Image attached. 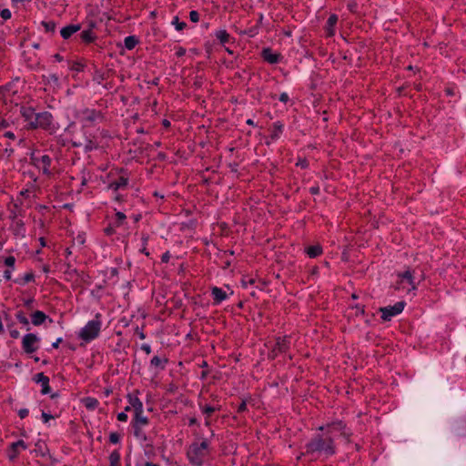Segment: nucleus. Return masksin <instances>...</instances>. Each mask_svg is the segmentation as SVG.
Returning <instances> with one entry per match:
<instances>
[{
    "label": "nucleus",
    "mask_w": 466,
    "mask_h": 466,
    "mask_svg": "<svg viewBox=\"0 0 466 466\" xmlns=\"http://www.w3.org/2000/svg\"><path fill=\"white\" fill-rule=\"evenodd\" d=\"M305 455L317 459L320 455L326 458L336 453L334 439L330 435L317 434L305 445Z\"/></svg>",
    "instance_id": "1"
},
{
    "label": "nucleus",
    "mask_w": 466,
    "mask_h": 466,
    "mask_svg": "<svg viewBox=\"0 0 466 466\" xmlns=\"http://www.w3.org/2000/svg\"><path fill=\"white\" fill-rule=\"evenodd\" d=\"M397 289L406 292L417 289L419 283L424 279L422 272L419 273L415 268H407L398 274Z\"/></svg>",
    "instance_id": "2"
},
{
    "label": "nucleus",
    "mask_w": 466,
    "mask_h": 466,
    "mask_svg": "<svg viewBox=\"0 0 466 466\" xmlns=\"http://www.w3.org/2000/svg\"><path fill=\"white\" fill-rule=\"evenodd\" d=\"M76 117L84 127H92L104 120V115L101 111L87 107L78 110Z\"/></svg>",
    "instance_id": "3"
},
{
    "label": "nucleus",
    "mask_w": 466,
    "mask_h": 466,
    "mask_svg": "<svg viewBox=\"0 0 466 466\" xmlns=\"http://www.w3.org/2000/svg\"><path fill=\"white\" fill-rule=\"evenodd\" d=\"M30 128H42L49 133H55L56 131V127L53 123V116L51 113L47 111L40 112L35 114V116L33 118V122H31V127Z\"/></svg>",
    "instance_id": "4"
},
{
    "label": "nucleus",
    "mask_w": 466,
    "mask_h": 466,
    "mask_svg": "<svg viewBox=\"0 0 466 466\" xmlns=\"http://www.w3.org/2000/svg\"><path fill=\"white\" fill-rule=\"evenodd\" d=\"M208 442L207 441H203L200 443H193L187 451V457L190 462L194 465H201L208 453Z\"/></svg>",
    "instance_id": "5"
},
{
    "label": "nucleus",
    "mask_w": 466,
    "mask_h": 466,
    "mask_svg": "<svg viewBox=\"0 0 466 466\" xmlns=\"http://www.w3.org/2000/svg\"><path fill=\"white\" fill-rule=\"evenodd\" d=\"M101 325L100 314H96L94 319L89 320L85 327L81 329L79 338L85 341L95 339L99 335Z\"/></svg>",
    "instance_id": "6"
},
{
    "label": "nucleus",
    "mask_w": 466,
    "mask_h": 466,
    "mask_svg": "<svg viewBox=\"0 0 466 466\" xmlns=\"http://www.w3.org/2000/svg\"><path fill=\"white\" fill-rule=\"evenodd\" d=\"M327 430V435H330L338 431L340 433L342 437H344L347 441H350V437L351 436V431L347 429L346 425L341 420L333 421L328 424L326 427L320 426L319 428V431Z\"/></svg>",
    "instance_id": "7"
},
{
    "label": "nucleus",
    "mask_w": 466,
    "mask_h": 466,
    "mask_svg": "<svg viewBox=\"0 0 466 466\" xmlns=\"http://www.w3.org/2000/svg\"><path fill=\"white\" fill-rule=\"evenodd\" d=\"M31 160L33 164L43 172L44 175L47 177L52 176L53 172L50 168L52 160L48 155L38 157L33 154L31 156Z\"/></svg>",
    "instance_id": "8"
},
{
    "label": "nucleus",
    "mask_w": 466,
    "mask_h": 466,
    "mask_svg": "<svg viewBox=\"0 0 466 466\" xmlns=\"http://www.w3.org/2000/svg\"><path fill=\"white\" fill-rule=\"evenodd\" d=\"M290 345V339L289 337L284 336V337H278L275 340V344L273 345L270 352L269 357L274 359L280 353H285Z\"/></svg>",
    "instance_id": "9"
},
{
    "label": "nucleus",
    "mask_w": 466,
    "mask_h": 466,
    "mask_svg": "<svg viewBox=\"0 0 466 466\" xmlns=\"http://www.w3.org/2000/svg\"><path fill=\"white\" fill-rule=\"evenodd\" d=\"M405 307V302L399 301L395 303L393 306H388L385 308H380L381 319L384 321H389L392 317L402 312Z\"/></svg>",
    "instance_id": "10"
},
{
    "label": "nucleus",
    "mask_w": 466,
    "mask_h": 466,
    "mask_svg": "<svg viewBox=\"0 0 466 466\" xmlns=\"http://www.w3.org/2000/svg\"><path fill=\"white\" fill-rule=\"evenodd\" d=\"M39 339L35 334H25L22 339V347L25 352L33 353L37 350V342Z\"/></svg>",
    "instance_id": "11"
},
{
    "label": "nucleus",
    "mask_w": 466,
    "mask_h": 466,
    "mask_svg": "<svg viewBox=\"0 0 466 466\" xmlns=\"http://www.w3.org/2000/svg\"><path fill=\"white\" fill-rule=\"evenodd\" d=\"M26 449V443L24 441L19 440L10 444L7 450V456L10 461H15L17 458L18 454L20 453V451Z\"/></svg>",
    "instance_id": "12"
},
{
    "label": "nucleus",
    "mask_w": 466,
    "mask_h": 466,
    "mask_svg": "<svg viewBox=\"0 0 466 466\" xmlns=\"http://www.w3.org/2000/svg\"><path fill=\"white\" fill-rule=\"evenodd\" d=\"M34 381L40 384L42 387L41 393L47 394L50 391L49 378L43 372L36 373L34 376Z\"/></svg>",
    "instance_id": "13"
},
{
    "label": "nucleus",
    "mask_w": 466,
    "mask_h": 466,
    "mask_svg": "<svg viewBox=\"0 0 466 466\" xmlns=\"http://www.w3.org/2000/svg\"><path fill=\"white\" fill-rule=\"evenodd\" d=\"M128 184V178L126 177H119L117 179L110 182L107 186L108 189L112 191H117L125 188Z\"/></svg>",
    "instance_id": "14"
},
{
    "label": "nucleus",
    "mask_w": 466,
    "mask_h": 466,
    "mask_svg": "<svg viewBox=\"0 0 466 466\" xmlns=\"http://www.w3.org/2000/svg\"><path fill=\"white\" fill-rule=\"evenodd\" d=\"M262 57L269 64H277L280 59L279 53H273L270 48H264L262 50Z\"/></svg>",
    "instance_id": "15"
},
{
    "label": "nucleus",
    "mask_w": 466,
    "mask_h": 466,
    "mask_svg": "<svg viewBox=\"0 0 466 466\" xmlns=\"http://www.w3.org/2000/svg\"><path fill=\"white\" fill-rule=\"evenodd\" d=\"M20 114L24 117L25 121L27 123V126L31 127V122H33V118L35 114L34 108L30 106H21Z\"/></svg>",
    "instance_id": "16"
},
{
    "label": "nucleus",
    "mask_w": 466,
    "mask_h": 466,
    "mask_svg": "<svg viewBox=\"0 0 466 466\" xmlns=\"http://www.w3.org/2000/svg\"><path fill=\"white\" fill-rule=\"evenodd\" d=\"M338 22L336 15H330L326 23L325 31L328 36H332L335 34V26Z\"/></svg>",
    "instance_id": "17"
},
{
    "label": "nucleus",
    "mask_w": 466,
    "mask_h": 466,
    "mask_svg": "<svg viewBox=\"0 0 466 466\" xmlns=\"http://www.w3.org/2000/svg\"><path fill=\"white\" fill-rule=\"evenodd\" d=\"M81 28L80 25H69L63 27L60 31L61 36L64 39H68L73 34L79 31Z\"/></svg>",
    "instance_id": "18"
},
{
    "label": "nucleus",
    "mask_w": 466,
    "mask_h": 466,
    "mask_svg": "<svg viewBox=\"0 0 466 466\" xmlns=\"http://www.w3.org/2000/svg\"><path fill=\"white\" fill-rule=\"evenodd\" d=\"M128 403L132 406V410L134 413L143 411V403L142 401L135 395L128 394Z\"/></svg>",
    "instance_id": "19"
},
{
    "label": "nucleus",
    "mask_w": 466,
    "mask_h": 466,
    "mask_svg": "<svg viewBox=\"0 0 466 466\" xmlns=\"http://www.w3.org/2000/svg\"><path fill=\"white\" fill-rule=\"evenodd\" d=\"M212 297L214 299V302L216 304L221 303L223 300L227 299V293L220 288L214 287L211 290Z\"/></svg>",
    "instance_id": "20"
},
{
    "label": "nucleus",
    "mask_w": 466,
    "mask_h": 466,
    "mask_svg": "<svg viewBox=\"0 0 466 466\" xmlns=\"http://www.w3.org/2000/svg\"><path fill=\"white\" fill-rule=\"evenodd\" d=\"M47 318V315L41 310L35 311L31 316L32 323L35 326L43 324Z\"/></svg>",
    "instance_id": "21"
},
{
    "label": "nucleus",
    "mask_w": 466,
    "mask_h": 466,
    "mask_svg": "<svg viewBox=\"0 0 466 466\" xmlns=\"http://www.w3.org/2000/svg\"><path fill=\"white\" fill-rule=\"evenodd\" d=\"M81 401L88 410H95L99 405V401L93 397H86Z\"/></svg>",
    "instance_id": "22"
},
{
    "label": "nucleus",
    "mask_w": 466,
    "mask_h": 466,
    "mask_svg": "<svg viewBox=\"0 0 466 466\" xmlns=\"http://www.w3.org/2000/svg\"><path fill=\"white\" fill-rule=\"evenodd\" d=\"M167 362V360L166 358H160L158 356H154L151 359L150 364L152 367H154L156 369L164 370Z\"/></svg>",
    "instance_id": "23"
},
{
    "label": "nucleus",
    "mask_w": 466,
    "mask_h": 466,
    "mask_svg": "<svg viewBox=\"0 0 466 466\" xmlns=\"http://www.w3.org/2000/svg\"><path fill=\"white\" fill-rule=\"evenodd\" d=\"M80 38L85 43H91L96 39V35L92 29H87L80 33Z\"/></svg>",
    "instance_id": "24"
},
{
    "label": "nucleus",
    "mask_w": 466,
    "mask_h": 466,
    "mask_svg": "<svg viewBox=\"0 0 466 466\" xmlns=\"http://www.w3.org/2000/svg\"><path fill=\"white\" fill-rule=\"evenodd\" d=\"M143 413H144V410L140 411V412H136L135 413L134 425L144 427V426H146L148 423L147 417L144 416Z\"/></svg>",
    "instance_id": "25"
},
{
    "label": "nucleus",
    "mask_w": 466,
    "mask_h": 466,
    "mask_svg": "<svg viewBox=\"0 0 466 466\" xmlns=\"http://www.w3.org/2000/svg\"><path fill=\"white\" fill-rule=\"evenodd\" d=\"M306 253L309 258H317L322 253V248L319 245L307 248Z\"/></svg>",
    "instance_id": "26"
},
{
    "label": "nucleus",
    "mask_w": 466,
    "mask_h": 466,
    "mask_svg": "<svg viewBox=\"0 0 466 466\" xmlns=\"http://www.w3.org/2000/svg\"><path fill=\"white\" fill-rule=\"evenodd\" d=\"M283 131V125L280 122H275L273 124V130L271 133L272 139H278Z\"/></svg>",
    "instance_id": "27"
},
{
    "label": "nucleus",
    "mask_w": 466,
    "mask_h": 466,
    "mask_svg": "<svg viewBox=\"0 0 466 466\" xmlns=\"http://www.w3.org/2000/svg\"><path fill=\"white\" fill-rule=\"evenodd\" d=\"M215 35L222 44H226L229 41V34L226 30H218L216 32Z\"/></svg>",
    "instance_id": "28"
},
{
    "label": "nucleus",
    "mask_w": 466,
    "mask_h": 466,
    "mask_svg": "<svg viewBox=\"0 0 466 466\" xmlns=\"http://www.w3.org/2000/svg\"><path fill=\"white\" fill-rule=\"evenodd\" d=\"M137 43H138V40L134 35L127 36L125 38V46L128 50L133 49L137 45Z\"/></svg>",
    "instance_id": "29"
},
{
    "label": "nucleus",
    "mask_w": 466,
    "mask_h": 466,
    "mask_svg": "<svg viewBox=\"0 0 466 466\" xmlns=\"http://www.w3.org/2000/svg\"><path fill=\"white\" fill-rule=\"evenodd\" d=\"M110 466H118L120 461V454L118 451H114L109 455Z\"/></svg>",
    "instance_id": "30"
},
{
    "label": "nucleus",
    "mask_w": 466,
    "mask_h": 466,
    "mask_svg": "<svg viewBox=\"0 0 466 466\" xmlns=\"http://www.w3.org/2000/svg\"><path fill=\"white\" fill-rule=\"evenodd\" d=\"M68 67L71 71L81 72L84 66L80 62H68Z\"/></svg>",
    "instance_id": "31"
},
{
    "label": "nucleus",
    "mask_w": 466,
    "mask_h": 466,
    "mask_svg": "<svg viewBox=\"0 0 466 466\" xmlns=\"http://www.w3.org/2000/svg\"><path fill=\"white\" fill-rule=\"evenodd\" d=\"M171 24L175 25L177 31H181L187 26V24L185 22H180L177 16L173 17Z\"/></svg>",
    "instance_id": "32"
},
{
    "label": "nucleus",
    "mask_w": 466,
    "mask_h": 466,
    "mask_svg": "<svg viewBox=\"0 0 466 466\" xmlns=\"http://www.w3.org/2000/svg\"><path fill=\"white\" fill-rule=\"evenodd\" d=\"M201 410H202V412L207 415V417H209L213 412H215L216 410H218L219 408L206 405V406L201 407Z\"/></svg>",
    "instance_id": "33"
},
{
    "label": "nucleus",
    "mask_w": 466,
    "mask_h": 466,
    "mask_svg": "<svg viewBox=\"0 0 466 466\" xmlns=\"http://www.w3.org/2000/svg\"><path fill=\"white\" fill-rule=\"evenodd\" d=\"M134 434L137 438L140 440L145 441L147 439L146 434L142 431V426L134 425Z\"/></svg>",
    "instance_id": "34"
},
{
    "label": "nucleus",
    "mask_w": 466,
    "mask_h": 466,
    "mask_svg": "<svg viewBox=\"0 0 466 466\" xmlns=\"http://www.w3.org/2000/svg\"><path fill=\"white\" fill-rule=\"evenodd\" d=\"M42 25L44 26L46 32H54L56 29V24L53 21H43Z\"/></svg>",
    "instance_id": "35"
},
{
    "label": "nucleus",
    "mask_w": 466,
    "mask_h": 466,
    "mask_svg": "<svg viewBox=\"0 0 466 466\" xmlns=\"http://www.w3.org/2000/svg\"><path fill=\"white\" fill-rule=\"evenodd\" d=\"M15 318L21 324H24V325L29 324L27 318L22 311L17 312L15 315Z\"/></svg>",
    "instance_id": "36"
},
{
    "label": "nucleus",
    "mask_w": 466,
    "mask_h": 466,
    "mask_svg": "<svg viewBox=\"0 0 466 466\" xmlns=\"http://www.w3.org/2000/svg\"><path fill=\"white\" fill-rule=\"evenodd\" d=\"M116 227L121 226L123 224V222L127 218L126 215L123 212H120V211L116 212Z\"/></svg>",
    "instance_id": "37"
},
{
    "label": "nucleus",
    "mask_w": 466,
    "mask_h": 466,
    "mask_svg": "<svg viewBox=\"0 0 466 466\" xmlns=\"http://www.w3.org/2000/svg\"><path fill=\"white\" fill-rule=\"evenodd\" d=\"M46 77L49 83L59 84V77L56 74H48Z\"/></svg>",
    "instance_id": "38"
},
{
    "label": "nucleus",
    "mask_w": 466,
    "mask_h": 466,
    "mask_svg": "<svg viewBox=\"0 0 466 466\" xmlns=\"http://www.w3.org/2000/svg\"><path fill=\"white\" fill-rule=\"evenodd\" d=\"M109 441L111 443L116 444L120 441V436L116 432H111L109 435Z\"/></svg>",
    "instance_id": "39"
},
{
    "label": "nucleus",
    "mask_w": 466,
    "mask_h": 466,
    "mask_svg": "<svg viewBox=\"0 0 466 466\" xmlns=\"http://www.w3.org/2000/svg\"><path fill=\"white\" fill-rule=\"evenodd\" d=\"M189 18L192 22L197 23L199 21V14L196 10H192L189 12Z\"/></svg>",
    "instance_id": "40"
},
{
    "label": "nucleus",
    "mask_w": 466,
    "mask_h": 466,
    "mask_svg": "<svg viewBox=\"0 0 466 466\" xmlns=\"http://www.w3.org/2000/svg\"><path fill=\"white\" fill-rule=\"evenodd\" d=\"M15 258L13 256H9V257L5 258V264L9 268H13L15 266Z\"/></svg>",
    "instance_id": "41"
},
{
    "label": "nucleus",
    "mask_w": 466,
    "mask_h": 466,
    "mask_svg": "<svg viewBox=\"0 0 466 466\" xmlns=\"http://www.w3.org/2000/svg\"><path fill=\"white\" fill-rule=\"evenodd\" d=\"M0 15L3 19L7 20L11 17V11L9 9H3L0 12Z\"/></svg>",
    "instance_id": "42"
},
{
    "label": "nucleus",
    "mask_w": 466,
    "mask_h": 466,
    "mask_svg": "<svg viewBox=\"0 0 466 466\" xmlns=\"http://www.w3.org/2000/svg\"><path fill=\"white\" fill-rule=\"evenodd\" d=\"M53 418L54 417L51 414H48V413H46L45 411L42 412V419H43L45 423L48 422Z\"/></svg>",
    "instance_id": "43"
},
{
    "label": "nucleus",
    "mask_w": 466,
    "mask_h": 466,
    "mask_svg": "<svg viewBox=\"0 0 466 466\" xmlns=\"http://www.w3.org/2000/svg\"><path fill=\"white\" fill-rule=\"evenodd\" d=\"M117 420L119 421H127V414L126 412H120L117 414Z\"/></svg>",
    "instance_id": "44"
},
{
    "label": "nucleus",
    "mask_w": 466,
    "mask_h": 466,
    "mask_svg": "<svg viewBox=\"0 0 466 466\" xmlns=\"http://www.w3.org/2000/svg\"><path fill=\"white\" fill-rule=\"evenodd\" d=\"M28 410L27 409H21L18 411V415L21 419L25 418L28 415Z\"/></svg>",
    "instance_id": "45"
},
{
    "label": "nucleus",
    "mask_w": 466,
    "mask_h": 466,
    "mask_svg": "<svg viewBox=\"0 0 466 466\" xmlns=\"http://www.w3.org/2000/svg\"><path fill=\"white\" fill-rule=\"evenodd\" d=\"M34 279V274L33 273H26L25 276H24V280L25 282H30Z\"/></svg>",
    "instance_id": "46"
},
{
    "label": "nucleus",
    "mask_w": 466,
    "mask_h": 466,
    "mask_svg": "<svg viewBox=\"0 0 466 466\" xmlns=\"http://www.w3.org/2000/svg\"><path fill=\"white\" fill-rule=\"evenodd\" d=\"M246 410H247V404H246V402H245V401H242V402L239 404L238 408V412H243V411H245Z\"/></svg>",
    "instance_id": "47"
},
{
    "label": "nucleus",
    "mask_w": 466,
    "mask_h": 466,
    "mask_svg": "<svg viewBox=\"0 0 466 466\" xmlns=\"http://www.w3.org/2000/svg\"><path fill=\"white\" fill-rule=\"evenodd\" d=\"M279 100L283 103H286L289 101V96L287 93H282L280 96H279Z\"/></svg>",
    "instance_id": "48"
},
{
    "label": "nucleus",
    "mask_w": 466,
    "mask_h": 466,
    "mask_svg": "<svg viewBox=\"0 0 466 466\" xmlns=\"http://www.w3.org/2000/svg\"><path fill=\"white\" fill-rule=\"evenodd\" d=\"M4 277L6 280H10L12 277V270L7 269L4 272Z\"/></svg>",
    "instance_id": "49"
},
{
    "label": "nucleus",
    "mask_w": 466,
    "mask_h": 466,
    "mask_svg": "<svg viewBox=\"0 0 466 466\" xmlns=\"http://www.w3.org/2000/svg\"><path fill=\"white\" fill-rule=\"evenodd\" d=\"M141 349L147 353L149 354L151 352V348L147 344H143Z\"/></svg>",
    "instance_id": "50"
},
{
    "label": "nucleus",
    "mask_w": 466,
    "mask_h": 466,
    "mask_svg": "<svg viewBox=\"0 0 466 466\" xmlns=\"http://www.w3.org/2000/svg\"><path fill=\"white\" fill-rule=\"evenodd\" d=\"M62 342V338H58L53 344L52 347L55 349H57L59 347V344Z\"/></svg>",
    "instance_id": "51"
},
{
    "label": "nucleus",
    "mask_w": 466,
    "mask_h": 466,
    "mask_svg": "<svg viewBox=\"0 0 466 466\" xmlns=\"http://www.w3.org/2000/svg\"><path fill=\"white\" fill-rule=\"evenodd\" d=\"M169 258H170V255L168 252H166L163 254L162 256V261L163 262H167L169 260Z\"/></svg>",
    "instance_id": "52"
},
{
    "label": "nucleus",
    "mask_w": 466,
    "mask_h": 466,
    "mask_svg": "<svg viewBox=\"0 0 466 466\" xmlns=\"http://www.w3.org/2000/svg\"><path fill=\"white\" fill-rule=\"evenodd\" d=\"M253 283H254L253 279H248V280L242 279V285L244 287H247L248 284H253Z\"/></svg>",
    "instance_id": "53"
},
{
    "label": "nucleus",
    "mask_w": 466,
    "mask_h": 466,
    "mask_svg": "<svg viewBox=\"0 0 466 466\" xmlns=\"http://www.w3.org/2000/svg\"><path fill=\"white\" fill-rule=\"evenodd\" d=\"M185 53H186V50H185L184 48L180 47V48L177 50V56H184V55H185Z\"/></svg>",
    "instance_id": "54"
},
{
    "label": "nucleus",
    "mask_w": 466,
    "mask_h": 466,
    "mask_svg": "<svg viewBox=\"0 0 466 466\" xmlns=\"http://www.w3.org/2000/svg\"><path fill=\"white\" fill-rule=\"evenodd\" d=\"M297 166H300L301 167H308V163H307L306 160H301V161L297 163Z\"/></svg>",
    "instance_id": "55"
},
{
    "label": "nucleus",
    "mask_w": 466,
    "mask_h": 466,
    "mask_svg": "<svg viewBox=\"0 0 466 466\" xmlns=\"http://www.w3.org/2000/svg\"><path fill=\"white\" fill-rule=\"evenodd\" d=\"M5 136L10 139H14L15 138V134L13 132H5Z\"/></svg>",
    "instance_id": "56"
},
{
    "label": "nucleus",
    "mask_w": 466,
    "mask_h": 466,
    "mask_svg": "<svg viewBox=\"0 0 466 466\" xmlns=\"http://www.w3.org/2000/svg\"><path fill=\"white\" fill-rule=\"evenodd\" d=\"M147 240H148V236H147V235H143V236H142V242H143V245H147Z\"/></svg>",
    "instance_id": "57"
},
{
    "label": "nucleus",
    "mask_w": 466,
    "mask_h": 466,
    "mask_svg": "<svg viewBox=\"0 0 466 466\" xmlns=\"http://www.w3.org/2000/svg\"><path fill=\"white\" fill-rule=\"evenodd\" d=\"M54 58L58 62H61L63 60V57L59 54H56L54 56Z\"/></svg>",
    "instance_id": "58"
},
{
    "label": "nucleus",
    "mask_w": 466,
    "mask_h": 466,
    "mask_svg": "<svg viewBox=\"0 0 466 466\" xmlns=\"http://www.w3.org/2000/svg\"><path fill=\"white\" fill-rule=\"evenodd\" d=\"M18 335H19V332H18L17 330H13V331H11V337H12V338H15H15H17V337H18Z\"/></svg>",
    "instance_id": "59"
},
{
    "label": "nucleus",
    "mask_w": 466,
    "mask_h": 466,
    "mask_svg": "<svg viewBox=\"0 0 466 466\" xmlns=\"http://www.w3.org/2000/svg\"><path fill=\"white\" fill-rule=\"evenodd\" d=\"M140 251H141L142 253H144L145 255H147V256H148V255H149V253H148V252H147V250L146 245H143V247H142V248L140 249Z\"/></svg>",
    "instance_id": "60"
},
{
    "label": "nucleus",
    "mask_w": 466,
    "mask_h": 466,
    "mask_svg": "<svg viewBox=\"0 0 466 466\" xmlns=\"http://www.w3.org/2000/svg\"><path fill=\"white\" fill-rule=\"evenodd\" d=\"M310 192L312 194H318L319 192V187H311Z\"/></svg>",
    "instance_id": "61"
},
{
    "label": "nucleus",
    "mask_w": 466,
    "mask_h": 466,
    "mask_svg": "<svg viewBox=\"0 0 466 466\" xmlns=\"http://www.w3.org/2000/svg\"><path fill=\"white\" fill-rule=\"evenodd\" d=\"M197 422H198V420L196 418H191L189 420V425H195V424H197Z\"/></svg>",
    "instance_id": "62"
},
{
    "label": "nucleus",
    "mask_w": 466,
    "mask_h": 466,
    "mask_svg": "<svg viewBox=\"0 0 466 466\" xmlns=\"http://www.w3.org/2000/svg\"><path fill=\"white\" fill-rule=\"evenodd\" d=\"M141 466H159L158 464L152 462H146L145 464H140Z\"/></svg>",
    "instance_id": "63"
},
{
    "label": "nucleus",
    "mask_w": 466,
    "mask_h": 466,
    "mask_svg": "<svg viewBox=\"0 0 466 466\" xmlns=\"http://www.w3.org/2000/svg\"><path fill=\"white\" fill-rule=\"evenodd\" d=\"M162 123H163V126L166 127H168L170 126V122L167 119H164Z\"/></svg>",
    "instance_id": "64"
}]
</instances>
